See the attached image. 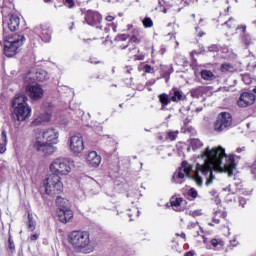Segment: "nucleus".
Masks as SVG:
<instances>
[{
	"label": "nucleus",
	"instance_id": "4",
	"mask_svg": "<svg viewBox=\"0 0 256 256\" xmlns=\"http://www.w3.org/2000/svg\"><path fill=\"white\" fill-rule=\"evenodd\" d=\"M29 98L23 94L17 95L12 101V107L14 108V117L19 121H27L31 117V108L27 104Z\"/></svg>",
	"mask_w": 256,
	"mask_h": 256
},
{
	"label": "nucleus",
	"instance_id": "45",
	"mask_svg": "<svg viewBox=\"0 0 256 256\" xmlns=\"http://www.w3.org/2000/svg\"><path fill=\"white\" fill-rule=\"evenodd\" d=\"M211 245L214 247H217V245H219V241L217 239H212L211 240Z\"/></svg>",
	"mask_w": 256,
	"mask_h": 256
},
{
	"label": "nucleus",
	"instance_id": "60",
	"mask_svg": "<svg viewBox=\"0 0 256 256\" xmlns=\"http://www.w3.org/2000/svg\"><path fill=\"white\" fill-rule=\"evenodd\" d=\"M128 216H129V217H132V215H131V214H128Z\"/></svg>",
	"mask_w": 256,
	"mask_h": 256
},
{
	"label": "nucleus",
	"instance_id": "22",
	"mask_svg": "<svg viewBox=\"0 0 256 256\" xmlns=\"http://www.w3.org/2000/svg\"><path fill=\"white\" fill-rule=\"evenodd\" d=\"M219 217H222L223 219H225V217H227V212L225 211H216L215 212V216L213 217V223H216V225H219L221 223V220L219 219Z\"/></svg>",
	"mask_w": 256,
	"mask_h": 256
},
{
	"label": "nucleus",
	"instance_id": "24",
	"mask_svg": "<svg viewBox=\"0 0 256 256\" xmlns=\"http://www.w3.org/2000/svg\"><path fill=\"white\" fill-rule=\"evenodd\" d=\"M201 77L206 81H211L215 78V75H213V72H211V70H202Z\"/></svg>",
	"mask_w": 256,
	"mask_h": 256
},
{
	"label": "nucleus",
	"instance_id": "1",
	"mask_svg": "<svg viewBox=\"0 0 256 256\" xmlns=\"http://www.w3.org/2000/svg\"><path fill=\"white\" fill-rule=\"evenodd\" d=\"M198 159H203V163H197L196 166V178L195 181L197 185H202L203 180L199 177V173L206 177V185L209 186L213 183L215 176L213 171L218 173H227L228 177H233V170L235 169V156L225 153V149L221 146L218 148L209 149L207 147L205 151L202 152Z\"/></svg>",
	"mask_w": 256,
	"mask_h": 256
},
{
	"label": "nucleus",
	"instance_id": "9",
	"mask_svg": "<svg viewBox=\"0 0 256 256\" xmlns=\"http://www.w3.org/2000/svg\"><path fill=\"white\" fill-rule=\"evenodd\" d=\"M24 87L32 101H39L40 99H43L45 92L37 82H24Z\"/></svg>",
	"mask_w": 256,
	"mask_h": 256
},
{
	"label": "nucleus",
	"instance_id": "50",
	"mask_svg": "<svg viewBox=\"0 0 256 256\" xmlns=\"http://www.w3.org/2000/svg\"><path fill=\"white\" fill-rule=\"evenodd\" d=\"M195 255V253H193L192 251H189V252H187L186 254H185V256H194Z\"/></svg>",
	"mask_w": 256,
	"mask_h": 256
},
{
	"label": "nucleus",
	"instance_id": "42",
	"mask_svg": "<svg viewBox=\"0 0 256 256\" xmlns=\"http://www.w3.org/2000/svg\"><path fill=\"white\" fill-rule=\"evenodd\" d=\"M238 201H239V205L241 207H245V205L247 204V199H245V198H243L241 196L238 198Z\"/></svg>",
	"mask_w": 256,
	"mask_h": 256
},
{
	"label": "nucleus",
	"instance_id": "58",
	"mask_svg": "<svg viewBox=\"0 0 256 256\" xmlns=\"http://www.w3.org/2000/svg\"><path fill=\"white\" fill-rule=\"evenodd\" d=\"M229 9H231V7L228 6L227 11H229Z\"/></svg>",
	"mask_w": 256,
	"mask_h": 256
},
{
	"label": "nucleus",
	"instance_id": "34",
	"mask_svg": "<svg viewBox=\"0 0 256 256\" xmlns=\"http://www.w3.org/2000/svg\"><path fill=\"white\" fill-rule=\"evenodd\" d=\"M225 25H227L229 29H233L235 27V19L230 18L228 21L225 22Z\"/></svg>",
	"mask_w": 256,
	"mask_h": 256
},
{
	"label": "nucleus",
	"instance_id": "11",
	"mask_svg": "<svg viewBox=\"0 0 256 256\" xmlns=\"http://www.w3.org/2000/svg\"><path fill=\"white\" fill-rule=\"evenodd\" d=\"M70 151L74 155H79L85 151V143L83 142V136L81 134L73 135L69 138Z\"/></svg>",
	"mask_w": 256,
	"mask_h": 256
},
{
	"label": "nucleus",
	"instance_id": "2",
	"mask_svg": "<svg viewBox=\"0 0 256 256\" xmlns=\"http://www.w3.org/2000/svg\"><path fill=\"white\" fill-rule=\"evenodd\" d=\"M50 171L52 174L44 180L43 187L46 195L55 197V195H59V193L63 192V182H61V176L59 175H69L71 163L65 158H56L50 164Z\"/></svg>",
	"mask_w": 256,
	"mask_h": 256
},
{
	"label": "nucleus",
	"instance_id": "59",
	"mask_svg": "<svg viewBox=\"0 0 256 256\" xmlns=\"http://www.w3.org/2000/svg\"><path fill=\"white\" fill-rule=\"evenodd\" d=\"M119 107H121V108H122V107H123V104H120V105H119Z\"/></svg>",
	"mask_w": 256,
	"mask_h": 256
},
{
	"label": "nucleus",
	"instance_id": "37",
	"mask_svg": "<svg viewBox=\"0 0 256 256\" xmlns=\"http://www.w3.org/2000/svg\"><path fill=\"white\" fill-rule=\"evenodd\" d=\"M188 195L192 197V199H197V190H195V188H191L188 191Z\"/></svg>",
	"mask_w": 256,
	"mask_h": 256
},
{
	"label": "nucleus",
	"instance_id": "10",
	"mask_svg": "<svg viewBox=\"0 0 256 256\" xmlns=\"http://www.w3.org/2000/svg\"><path fill=\"white\" fill-rule=\"evenodd\" d=\"M47 79H49V74L43 69L31 70L23 77L24 83H29V81L31 83H36L35 81L43 82Z\"/></svg>",
	"mask_w": 256,
	"mask_h": 256
},
{
	"label": "nucleus",
	"instance_id": "43",
	"mask_svg": "<svg viewBox=\"0 0 256 256\" xmlns=\"http://www.w3.org/2000/svg\"><path fill=\"white\" fill-rule=\"evenodd\" d=\"M251 173L252 175H254V179H256V160L255 162L253 163V165L251 166Z\"/></svg>",
	"mask_w": 256,
	"mask_h": 256
},
{
	"label": "nucleus",
	"instance_id": "41",
	"mask_svg": "<svg viewBox=\"0 0 256 256\" xmlns=\"http://www.w3.org/2000/svg\"><path fill=\"white\" fill-rule=\"evenodd\" d=\"M7 151V144L5 143H0V155H3Z\"/></svg>",
	"mask_w": 256,
	"mask_h": 256
},
{
	"label": "nucleus",
	"instance_id": "35",
	"mask_svg": "<svg viewBox=\"0 0 256 256\" xmlns=\"http://www.w3.org/2000/svg\"><path fill=\"white\" fill-rule=\"evenodd\" d=\"M143 69L145 73H155V69L149 64L144 65Z\"/></svg>",
	"mask_w": 256,
	"mask_h": 256
},
{
	"label": "nucleus",
	"instance_id": "30",
	"mask_svg": "<svg viewBox=\"0 0 256 256\" xmlns=\"http://www.w3.org/2000/svg\"><path fill=\"white\" fill-rule=\"evenodd\" d=\"M143 23V26L146 28V29H149L151 27H153V20L149 17H145L142 21Z\"/></svg>",
	"mask_w": 256,
	"mask_h": 256
},
{
	"label": "nucleus",
	"instance_id": "40",
	"mask_svg": "<svg viewBox=\"0 0 256 256\" xmlns=\"http://www.w3.org/2000/svg\"><path fill=\"white\" fill-rule=\"evenodd\" d=\"M129 43H137V44H139V43H141V40L137 36L133 35L132 37H130Z\"/></svg>",
	"mask_w": 256,
	"mask_h": 256
},
{
	"label": "nucleus",
	"instance_id": "31",
	"mask_svg": "<svg viewBox=\"0 0 256 256\" xmlns=\"http://www.w3.org/2000/svg\"><path fill=\"white\" fill-rule=\"evenodd\" d=\"M177 135H179L178 131H170L167 133V137L170 141H175V139H177Z\"/></svg>",
	"mask_w": 256,
	"mask_h": 256
},
{
	"label": "nucleus",
	"instance_id": "27",
	"mask_svg": "<svg viewBox=\"0 0 256 256\" xmlns=\"http://www.w3.org/2000/svg\"><path fill=\"white\" fill-rule=\"evenodd\" d=\"M190 144H191L192 149L195 151L196 149H201L203 142H201V140H199V139L194 138L190 141Z\"/></svg>",
	"mask_w": 256,
	"mask_h": 256
},
{
	"label": "nucleus",
	"instance_id": "49",
	"mask_svg": "<svg viewBox=\"0 0 256 256\" xmlns=\"http://www.w3.org/2000/svg\"><path fill=\"white\" fill-rule=\"evenodd\" d=\"M236 151H237V153H241V152L245 151V147L237 148Z\"/></svg>",
	"mask_w": 256,
	"mask_h": 256
},
{
	"label": "nucleus",
	"instance_id": "28",
	"mask_svg": "<svg viewBox=\"0 0 256 256\" xmlns=\"http://www.w3.org/2000/svg\"><path fill=\"white\" fill-rule=\"evenodd\" d=\"M8 249L10 253H15V242L13 241V236H11V233H9L8 238Z\"/></svg>",
	"mask_w": 256,
	"mask_h": 256
},
{
	"label": "nucleus",
	"instance_id": "55",
	"mask_svg": "<svg viewBox=\"0 0 256 256\" xmlns=\"http://www.w3.org/2000/svg\"><path fill=\"white\" fill-rule=\"evenodd\" d=\"M225 191H231V186H228Z\"/></svg>",
	"mask_w": 256,
	"mask_h": 256
},
{
	"label": "nucleus",
	"instance_id": "19",
	"mask_svg": "<svg viewBox=\"0 0 256 256\" xmlns=\"http://www.w3.org/2000/svg\"><path fill=\"white\" fill-rule=\"evenodd\" d=\"M237 33H240L241 41L248 47L253 43V39H251V35L247 34V26L246 25H238L236 28Z\"/></svg>",
	"mask_w": 256,
	"mask_h": 256
},
{
	"label": "nucleus",
	"instance_id": "12",
	"mask_svg": "<svg viewBox=\"0 0 256 256\" xmlns=\"http://www.w3.org/2000/svg\"><path fill=\"white\" fill-rule=\"evenodd\" d=\"M101 14L97 11L88 10L85 15V21L91 27H96L97 29H103V26H97L102 21Z\"/></svg>",
	"mask_w": 256,
	"mask_h": 256
},
{
	"label": "nucleus",
	"instance_id": "57",
	"mask_svg": "<svg viewBox=\"0 0 256 256\" xmlns=\"http://www.w3.org/2000/svg\"><path fill=\"white\" fill-rule=\"evenodd\" d=\"M130 51H135V48L130 49Z\"/></svg>",
	"mask_w": 256,
	"mask_h": 256
},
{
	"label": "nucleus",
	"instance_id": "52",
	"mask_svg": "<svg viewBox=\"0 0 256 256\" xmlns=\"http://www.w3.org/2000/svg\"><path fill=\"white\" fill-rule=\"evenodd\" d=\"M180 237H182V239H186L185 233L182 232V233L180 234Z\"/></svg>",
	"mask_w": 256,
	"mask_h": 256
},
{
	"label": "nucleus",
	"instance_id": "46",
	"mask_svg": "<svg viewBox=\"0 0 256 256\" xmlns=\"http://www.w3.org/2000/svg\"><path fill=\"white\" fill-rule=\"evenodd\" d=\"M115 20V17H113V16H107L106 17V21H108V22H111V21H114Z\"/></svg>",
	"mask_w": 256,
	"mask_h": 256
},
{
	"label": "nucleus",
	"instance_id": "7",
	"mask_svg": "<svg viewBox=\"0 0 256 256\" xmlns=\"http://www.w3.org/2000/svg\"><path fill=\"white\" fill-rule=\"evenodd\" d=\"M233 127V116L229 112H220L214 122V131L223 133Z\"/></svg>",
	"mask_w": 256,
	"mask_h": 256
},
{
	"label": "nucleus",
	"instance_id": "13",
	"mask_svg": "<svg viewBox=\"0 0 256 256\" xmlns=\"http://www.w3.org/2000/svg\"><path fill=\"white\" fill-rule=\"evenodd\" d=\"M54 144L51 142H41L37 140L34 144V149L39 151V153H43V155H53L57 148L53 146Z\"/></svg>",
	"mask_w": 256,
	"mask_h": 256
},
{
	"label": "nucleus",
	"instance_id": "17",
	"mask_svg": "<svg viewBox=\"0 0 256 256\" xmlns=\"http://www.w3.org/2000/svg\"><path fill=\"white\" fill-rule=\"evenodd\" d=\"M256 96L251 92H244L240 95L239 100L237 101L238 107H249L255 103Z\"/></svg>",
	"mask_w": 256,
	"mask_h": 256
},
{
	"label": "nucleus",
	"instance_id": "44",
	"mask_svg": "<svg viewBox=\"0 0 256 256\" xmlns=\"http://www.w3.org/2000/svg\"><path fill=\"white\" fill-rule=\"evenodd\" d=\"M39 239V234L35 233L30 236V241H37Z\"/></svg>",
	"mask_w": 256,
	"mask_h": 256
},
{
	"label": "nucleus",
	"instance_id": "61",
	"mask_svg": "<svg viewBox=\"0 0 256 256\" xmlns=\"http://www.w3.org/2000/svg\"><path fill=\"white\" fill-rule=\"evenodd\" d=\"M197 236L199 235V232H196Z\"/></svg>",
	"mask_w": 256,
	"mask_h": 256
},
{
	"label": "nucleus",
	"instance_id": "29",
	"mask_svg": "<svg viewBox=\"0 0 256 256\" xmlns=\"http://www.w3.org/2000/svg\"><path fill=\"white\" fill-rule=\"evenodd\" d=\"M172 207H179L183 203V198L172 197L170 200Z\"/></svg>",
	"mask_w": 256,
	"mask_h": 256
},
{
	"label": "nucleus",
	"instance_id": "14",
	"mask_svg": "<svg viewBox=\"0 0 256 256\" xmlns=\"http://www.w3.org/2000/svg\"><path fill=\"white\" fill-rule=\"evenodd\" d=\"M35 33H38L40 39L44 43H50L51 42V33L53 31L51 30V26L47 24H42L35 28Z\"/></svg>",
	"mask_w": 256,
	"mask_h": 256
},
{
	"label": "nucleus",
	"instance_id": "33",
	"mask_svg": "<svg viewBox=\"0 0 256 256\" xmlns=\"http://www.w3.org/2000/svg\"><path fill=\"white\" fill-rule=\"evenodd\" d=\"M129 39V35L120 34L115 37V41H127Z\"/></svg>",
	"mask_w": 256,
	"mask_h": 256
},
{
	"label": "nucleus",
	"instance_id": "54",
	"mask_svg": "<svg viewBox=\"0 0 256 256\" xmlns=\"http://www.w3.org/2000/svg\"><path fill=\"white\" fill-rule=\"evenodd\" d=\"M203 35H205V33H204V32L199 33V34H198V37H203Z\"/></svg>",
	"mask_w": 256,
	"mask_h": 256
},
{
	"label": "nucleus",
	"instance_id": "25",
	"mask_svg": "<svg viewBox=\"0 0 256 256\" xmlns=\"http://www.w3.org/2000/svg\"><path fill=\"white\" fill-rule=\"evenodd\" d=\"M27 227L29 231H33L35 227H37V222L34 221L33 215H31V213H28Z\"/></svg>",
	"mask_w": 256,
	"mask_h": 256
},
{
	"label": "nucleus",
	"instance_id": "6",
	"mask_svg": "<svg viewBox=\"0 0 256 256\" xmlns=\"http://www.w3.org/2000/svg\"><path fill=\"white\" fill-rule=\"evenodd\" d=\"M56 205L58 207V219L61 223H69V220L73 219V210L71 209V203L66 198L57 196Z\"/></svg>",
	"mask_w": 256,
	"mask_h": 256
},
{
	"label": "nucleus",
	"instance_id": "3",
	"mask_svg": "<svg viewBox=\"0 0 256 256\" xmlns=\"http://www.w3.org/2000/svg\"><path fill=\"white\" fill-rule=\"evenodd\" d=\"M91 234L87 231H72L68 235V242L74 249L85 250L86 253H93L91 247Z\"/></svg>",
	"mask_w": 256,
	"mask_h": 256
},
{
	"label": "nucleus",
	"instance_id": "47",
	"mask_svg": "<svg viewBox=\"0 0 256 256\" xmlns=\"http://www.w3.org/2000/svg\"><path fill=\"white\" fill-rule=\"evenodd\" d=\"M90 63L97 65L99 63H101L100 61H95L93 58H90Z\"/></svg>",
	"mask_w": 256,
	"mask_h": 256
},
{
	"label": "nucleus",
	"instance_id": "5",
	"mask_svg": "<svg viewBox=\"0 0 256 256\" xmlns=\"http://www.w3.org/2000/svg\"><path fill=\"white\" fill-rule=\"evenodd\" d=\"M23 43H25V35L23 34L4 35V55L14 57L19 53V49L23 47Z\"/></svg>",
	"mask_w": 256,
	"mask_h": 256
},
{
	"label": "nucleus",
	"instance_id": "39",
	"mask_svg": "<svg viewBox=\"0 0 256 256\" xmlns=\"http://www.w3.org/2000/svg\"><path fill=\"white\" fill-rule=\"evenodd\" d=\"M64 3L69 7V9H73V7H75V2L73 0H65Z\"/></svg>",
	"mask_w": 256,
	"mask_h": 256
},
{
	"label": "nucleus",
	"instance_id": "62",
	"mask_svg": "<svg viewBox=\"0 0 256 256\" xmlns=\"http://www.w3.org/2000/svg\"><path fill=\"white\" fill-rule=\"evenodd\" d=\"M145 131H149L148 129H145Z\"/></svg>",
	"mask_w": 256,
	"mask_h": 256
},
{
	"label": "nucleus",
	"instance_id": "48",
	"mask_svg": "<svg viewBox=\"0 0 256 256\" xmlns=\"http://www.w3.org/2000/svg\"><path fill=\"white\" fill-rule=\"evenodd\" d=\"M127 47H129V42L127 43V45H124V44L120 45V49H127Z\"/></svg>",
	"mask_w": 256,
	"mask_h": 256
},
{
	"label": "nucleus",
	"instance_id": "53",
	"mask_svg": "<svg viewBox=\"0 0 256 256\" xmlns=\"http://www.w3.org/2000/svg\"><path fill=\"white\" fill-rule=\"evenodd\" d=\"M200 111H203V108H196L197 113H200Z\"/></svg>",
	"mask_w": 256,
	"mask_h": 256
},
{
	"label": "nucleus",
	"instance_id": "26",
	"mask_svg": "<svg viewBox=\"0 0 256 256\" xmlns=\"http://www.w3.org/2000/svg\"><path fill=\"white\" fill-rule=\"evenodd\" d=\"M182 99H183V92L179 90H174V94L171 97V101H173L174 103H177V101H181Z\"/></svg>",
	"mask_w": 256,
	"mask_h": 256
},
{
	"label": "nucleus",
	"instance_id": "56",
	"mask_svg": "<svg viewBox=\"0 0 256 256\" xmlns=\"http://www.w3.org/2000/svg\"><path fill=\"white\" fill-rule=\"evenodd\" d=\"M44 3H51V0H44Z\"/></svg>",
	"mask_w": 256,
	"mask_h": 256
},
{
	"label": "nucleus",
	"instance_id": "20",
	"mask_svg": "<svg viewBox=\"0 0 256 256\" xmlns=\"http://www.w3.org/2000/svg\"><path fill=\"white\" fill-rule=\"evenodd\" d=\"M86 160L90 167H97L98 165H101V156L97 155V152L95 151L90 152Z\"/></svg>",
	"mask_w": 256,
	"mask_h": 256
},
{
	"label": "nucleus",
	"instance_id": "8",
	"mask_svg": "<svg viewBox=\"0 0 256 256\" xmlns=\"http://www.w3.org/2000/svg\"><path fill=\"white\" fill-rule=\"evenodd\" d=\"M191 169L189 162L183 161L181 164V167L178 168V170L173 174L172 176V183H175L176 185H182L184 182L183 179L187 177L188 179H191Z\"/></svg>",
	"mask_w": 256,
	"mask_h": 256
},
{
	"label": "nucleus",
	"instance_id": "21",
	"mask_svg": "<svg viewBox=\"0 0 256 256\" xmlns=\"http://www.w3.org/2000/svg\"><path fill=\"white\" fill-rule=\"evenodd\" d=\"M158 99L162 105L161 111H165V107L171 103V98H169V95L163 93L158 96Z\"/></svg>",
	"mask_w": 256,
	"mask_h": 256
},
{
	"label": "nucleus",
	"instance_id": "36",
	"mask_svg": "<svg viewBox=\"0 0 256 256\" xmlns=\"http://www.w3.org/2000/svg\"><path fill=\"white\" fill-rule=\"evenodd\" d=\"M208 51H210V53H217V51H219V45L213 44L209 46Z\"/></svg>",
	"mask_w": 256,
	"mask_h": 256
},
{
	"label": "nucleus",
	"instance_id": "38",
	"mask_svg": "<svg viewBox=\"0 0 256 256\" xmlns=\"http://www.w3.org/2000/svg\"><path fill=\"white\" fill-rule=\"evenodd\" d=\"M1 137H2L3 143L7 145V131L5 129H2Z\"/></svg>",
	"mask_w": 256,
	"mask_h": 256
},
{
	"label": "nucleus",
	"instance_id": "16",
	"mask_svg": "<svg viewBox=\"0 0 256 256\" xmlns=\"http://www.w3.org/2000/svg\"><path fill=\"white\" fill-rule=\"evenodd\" d=\"M44 107H48V110L42 114H40L33 122L32 125H43V123H49L51 121V109H53V106L51 103L44 104Z\"/></svg>",
	"mask_w": 256,
	"mask_h": 256
},
{
	"label": "nucleus",
	"instance_id": "51",
	"mask_svg": "<svg viewBox=\"0 0 256 256\" xmlns=\"http://www.w3.org/2000/svg\"><path fill=\"white\" fill-rule=\"evenodd\" d=\"M83 42H84V43H91V38H89V39H83Z\"/></svg>",
	"mask_w": 256,
	"mask_h": 256
},
{
	"label": "nucleus",
	"instance_id": "18",
	"mask_svg": "<svg viewBox=\"0 0 256 256\" xmlns=\"http://www.w3.org/2000/svg\"><path fill=\"white\" fill-rule=\"evenodd\" d=\"M43 139H46L48 143L57 145L59 143V131L55 128H48L42 133Z\"/></svg>",
	"mask_w": 256,
	"mask_h": 256
},
{
	"label": "nucleus",
	"instance_id": "15",
	"mask_svg": "<svg viewBox=\"0 0 256 256\" xmlns=\"http://www.w3.org/2000/svg\"><path fill=\"white\" fill-rule=\"evenodd\" d=\"M21 23V19L17 15H10L8 18H5L3 21L4 29H9V31H17L19 29V25Z\"/></svg>",
	"mask_w": 256,
	"mask_h": 256
},
{
	"label": "nucleus",
	"instance_id": "32",
	"mask_svg": "<svg viewBox=\"0 0 256 256\" xmlns=\"http://www.w3.org/2000/svg\"><path fill=\"white\" fill-rule=\"evenodd\" d=\"M231 70H233V65L227 64V63L221 65L222 73H227V71H231Z\"/></svg>",
	"mask_w": 256,
	"mask_h": 256
},
{
	"label": "nucleus",
	"instance_id": "23",
	"mask_svg": "<svg viewBox=\"0 0 256 256\" xmlns=\"http://www.w3.org/2000/svg\"><path fill=\"white\" fill-rule=\"evenodd\" d=\"M190 95L194 99H199V97H201V95H203V87L199 86V87L193 88L190 91Z\"/></svg>",
	"mask_w": 256,
	"mask_h": 256
}]
</instances>
